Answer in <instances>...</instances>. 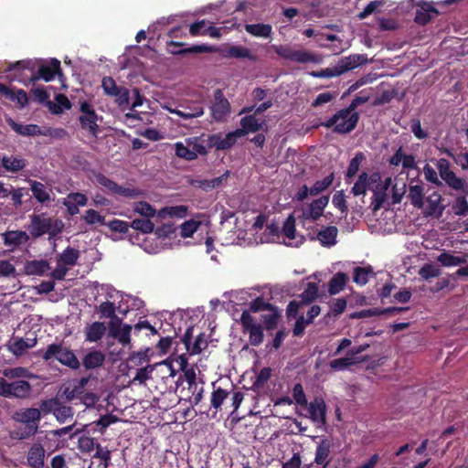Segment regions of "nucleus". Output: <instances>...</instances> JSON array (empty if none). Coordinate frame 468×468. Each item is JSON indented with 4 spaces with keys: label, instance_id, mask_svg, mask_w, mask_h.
<instances>
[{
    "label": "nucleus",
    "instance_id": "nucleus-41",
    "mask_svg": "<svg viewBox=\"0 0 468 468\" xmlns=\"http://www.w3.org/2000/svg\"><path fill=\"white\" fill-rule=\"evenodd\" d=\"M30 189L34 197L40 203L50 200V190H48L42 183L37 181H30Z\"/></svg>",
    "mask_w": 468,
    "mask_h": 468
},
{
    "label": "nucleus",
    "instance_id": "nucleus-9",
    "mask_svg": "<svg viewBox=\"0 0 468 468\" xmlns=\"http://www.w3.org/2000/svg\"><path fill=\"white\" fill-rule=\"evenodd\" d=\"M230 113V104L224 97L221 90H217L214 92V100L210 106V114L214 121L223 122Z\"/></svg>",
    "mask_w": 468,
    "mask_h": 468
},
{
    "label": "nucleus",
    "instance_id": "nucleus-49",
    "mask_svg": "<svg viewBox=\"0 0 468 468\" xmlns=\"http://www.w3.org/2000/svg\"><path fill=\"white\" fill-rule=\"evenodd\" d=\"M409 198L415 207H422L424 206L423 187L419 185L410 186L409 189Z\"/></svg>",
    "mask_w": 468,
    "mask_h": 468
},
{
    "label": "nucleus",
    "instance_id": "nucleus-42",
    "mask_svg": "<svg viewBox=\"0 0 468 468\" xmlns=\"http://www.w3.org/2000/svg\"><path fill=\"white\" fill-rule=\"evenodd\" d=\"M26 165V160L18 156H3L2 158V166L10 172H18Z\"/></svg>",
    "mask_w": 468,
    "mask_h": 468
},
{
    "label": "nucleus",
    "instance_id": "nucleus-62",
    "mask_svg": "<svg viewBox=\"0 0 468 468\" xmlns=\"http://www.w3.org/2000/svg\"><path fill=\"white\" fill-rule=\"evenodd\" d=\"M115 303L110 302V301H104L102 302L100 306L98 307V311L101 314V317L105 318H117L115 316Z\"/></svg>",
    "mask_w": 468,
    "mask_h": 468
},
{
    "label": "nucleus",
    "instance_id": "nucleus-17",
    "mask_svg": "<svg viewBox=\"0 0 468 468\" xmlns=\"http://www.w3.org/2000/svg\"><path fill=\"white\" fill-rule=\"evenodd\" d=\"M441 196L439 192L433 191L426 198H424V206L421 207L426 216L439 218L443 212L441 205Z\"/></svg>",
    "mask_w": 468,
    "mask_h": 468
},
{
    "label": "nucleus",
    "instance_id": "nucleus-15",
    "mask_svg": "<svg viewBox=\"0 0 468 468\" xmlns=\"http://www.w3.org/2000/svg\"><path fill=\"white\" fill-rule=\"evenodd\" d=\"M81 115L80 116V122L82 128L88 129L91 133H95L98 129L97 115L90 104L87 101L80 103Z\"/></svg>",
    "mask_w": 468,
    "mask_h": 468
},
{
    "label": "nucleus",
    "instance_id": "nucleus-14",
    "mask_svg": "<svg viewBox=\"0 0 468 468\" xmlns=\"http://www.w3.org/2000/svg\"><path fill=\"white\" fill-rule=\"evenodd\" d=\"M380 179V175L378 173H373L368 176L366 172H363L359 175L356 182L354 184L351 193L354 196H361L365 195L367 189L369 187L372 189V186L378 182Z\"/></svg>",
    "mask_w": 468,
    "mask_h": 468
},
{
    "label": "nucleus",
    "instance_id": "nucleus-18",
    "mask_svg": "<svg viewBox=\"0 0 468 468\" xmlns=\"http://www.w3.org/2000/svg\"><path fill=\"white\" fill-rule=\"evenodd\" d=\"M367 62V58L364 54H352L347 57L342 58L339 62L336 64L339 74L342 75L346 72H348L352 69H356L357 67L366 64Z\"/></svg>",
    "mask_w": 468,
    "mask_h": 468
},
{
    "label": "nucleus",
    "instance_id": "nucleus-44",
    "mask_svg": "<svg viewBox=\"0 0 468 468\" xmlns=\"http://www.w3.org/2000/svg\"><path fill=\"white\" fill-rule=\"evenodd\" d=\"M348 277L343 272H337L333 276L328 284V292L330 294L340 292L346 286Z\"/></svg>",
    "mask_w": 468,
    "mask_h": 468
},
{
    "label": "nucleus",
    "instance_id": "nucleus-59",
    "mask_svg": "<svg viewBox=\"0 0 468 468\" xmlns=\"http://www.w3.org/2000/svg\"><path fill=\"white\" fill-rule=\"evenodd\" d=\"M154 368H158L163 379L172 378L176 375V370L173 367L172 362L167 360L154 365Z\"/></svg>",
    "mask_w": 468,
    "mask_h": 468
},
{
    "label": "nucleus",
    "instance_id": "nucleus-51",
    "mask_svg": "<svg viewBox=\"0 0 468 468\" xmlns=\"http://www.w3.org/2000/svg\"><path fill=\"white\" fill-rule=\"evenodd\" d=\"M187 207L184 205L172 206L162 208L158 211V217L169 216L171 218H184L187 214Z\"/></svg>",
    "mask_w": 468,
    "mask_h": 468
},
{
    "label": "nucleus",
    "instance_id": "nucleus-47",
    "mask_svg": "<svg viewBox=\"0 0 468 468\" xmlns=\"http://www.w3.org/2000/svg\"><path fill=\"white\" fill-rule=\"evenodd\" d=\"M50 270L46 261H32L26 265V272L29 275H44Z\"/></svg>",
    "mask_w": 468,
    "mask_h": 468
},
{
    "label": "nucleus",
    "instance_id": "nucleus-23",
    "mask_svg": "<svg viewBox=\"0 0 468 468\" xmlns=\"http://www.w3.org/2000/svg\"><path fill=\"white\" fill-rule=\"evenodd\" d=\"M190 146H191L190 144L185 145L183 143L177 142L175 144L176 154L178 157H181V158H184L186 160H194L197 157L198 154H206L205 147L202 145L195 144V145H192V147H190Z\"/></svg>",
    "mask_w": 468,
    "mask_h": 468
},
{
    "label": "nucleus",
    "instance_id": "nucleus-12",
    "mask_svg": "<svg viewBox=\"0 0 468 468\" xmlns=\"http://www.w3.org/2000/svg\"><path fill=\"white\" fill-rule=\"evenodd\" d=\"M132 329V325L122 324L119 318L112 319L109 324L110 335L117 339V341L122 346L130 345Z\"/></svg>",
    "mask_w": 468,
    "mask_h": 468
},
{
    "label": "nucleus",
    "instance_id": "nucleus-7",
    "mask_svg": "<svg viewBox=\"0 0 468 468\" xmlns=\"http://www.w3.org/2000/svg\"><path fill=\"white\" fill-rule=\"evenodd\" d=\"M16 420L19 422L27 424V431L17 434L19 438H27L37 432L38 429L37 422L41 419V412L38 409L29 408L24 409L16 413Z\"/></svg>",
    "mask_w": 468,
    "mask_h": 468
},
{
    "label": "nucleus",
    "instance_id": "nucleus-27",
    "mask_svg": "<svg viewBox=\"0 0 468 468\" xmlns=\"http://www.w3.org/2000/svg\"><path fill=\"white\" fill-rule=\"evenodd\" d=\"M8 125L18 134L23 136L47 135L39 126L36 124H21L16 122L13 119H8Z\"/></svg>",
    "mask_w": 468,
    "mask_h": 468
},
{
    "label": "nucleus",
    "instance_id": "nucleus-34",
    "mask_svg": "<svg viewBox=\"0 0 468 468\" xmlns=\"http://www.w3.org/2000/svg\"><path fill=\"white\" fill-rule=\"evenodd\" d=\"M133 211L139 218H154L158 217V211L149 203L145 201H137L133 204Z\"/></svg>",
    "mask_w": 468,
    "mask_h": 468
},
{
    "label": "nucleus",
    "instance_id": "nucleus-36",
    "mask_svg": "<svg viewBox=\"0 0 468 468\" xmlns=\"http://www.w3.org/2000/svg\"><path fill=\"white\" fill-rule=\"evenodd\" d=\"M90 180L103 187L108 193L114 194L119 185L101 173H93Z\"/></svg>",
    "mask_w": 468,
    "mask_h": 468
},
{
    "label": "nucleus",
    "instance_id": "nucleus-46",
    "mask_svg": "<svg viewBox=\"0 0 468 468\" xmlns=\"http://www.w3.org/2000/svg\"><path fill=\"white\" fill-rule=\"evenodd\" d=\"M292 61L298 63H320L322 58L320 55L307 50H295L294 55H292Z\"/></svg>",
    "mask_w": 468,
    "mask_h": 468
},
{
    "label": "nucleus",
    "instance_id": "nucleus-11",
    "mask_svg": "<svg viewBox=\"0 0 468 468\" xmlns=\"http://www.w3.org/2000/svg\"><path fill=\"white\" fill-rule=\"evenodd\" d=\"M41 410L46 412H52L57 420L60 423L66 422L73 417V409L69 406L61 405L57 399H48L41 404Z\"/></svg>",
    "mask_w": 468,
    "mask_h": 468
},
{
    "label": "nucleus",
    "instance_id": "nucleus-58",
    "mask_svg": "<svg viewBox=\"0 0 468 468\" xmlns=\"http://www.w3.org/2000/svg\"><path fill=\"white\" fill-rule=\"evenodd\" d=\"M166 109L171 112V113H175L186 120H188V119H192V118H197V117H200L204 114V110L202 107H196L195 109H189L187 111H180V110H176V109H172V108H168L166 107Z\"/></svg>",
    "mask_w": 468,
    "mask_h": 468
},
{
    "label": "nucleus",
    "instance_id": "nucleus-63",
    "mask_svg": "<svg viewBox=\"0 0 468 468\" xmlns=\"http://www.w3.org/2000/svg\"><path fill=\"white\" fill-rule=\"evenodd\" d=\"M16 270L15 265L6 260H0V278L15 277Z\"/></svg>",
    "mask_w": 468,
    "mask_h": 468
},
{
    "label": "nucleus",
    "instance_id": "nucleus-35",
    "mask_svg": "<svg viewBox=\"0 0 468 468\" xmlns=\"http://www.w3.org/2000/svg\"><path fill=\"white\" fill-rule=\"evenodd\" d=\"M245 30L253 37L268 38L272 33V27L269 24H247Z\"/></svg>",
    "mask_w": 468,
    "mask_h": 468
},
{
    "label": "nucleus",
    "instance_id": "nucleus-43",
    "mask_svg": "<svg viewBox=\"0 0 468 468\" xmlns=\"http://www.w3.org/2000/svg\"><path fill=\"white\" fill-rule=\"evenodd\" d=\"M337 229L335 227H327L317 234V239L324 246H333L336 242Z\"/></svg>",
    "mask_w": 468,
    "mask_h": 468
},
{
    "label": "nucleus",
    "instance_id": "nucleus-2",
    "mask_svg": "<svg viewBox=\"0 0 468 468\" xmlns=\"http://www.w3.org/2000/svg\"><path fill=\"white\" fill-rule=\"evenodd\" d=\"M263 321L268 328H271L276 321V315H255L250 312H243L240 316V324L244 333L249 334V341L251 346H258L263 341Z\"/></svg>",
    "mask_w": 468,
    "mask_h": 468
},
{
    "label": "nucleus",
    "instance_id": "nucleus-64",
    "mask_svg": "<svg viewBox=\"0 0 468 468\" xmlns=\"http://www.w3.org/2000/svg\"><path fill=\"white\" fill-rule=\"evenodd\" d=\"M154 369V365H149L138 369L136 375L132 380V383L138 382L139 384H144V382L150 378V375Z\"/></svg>",
    "mask_w": 468,
    "mask_h": 468
},
{
    "label": "nucleus",
    "instance_id": "nucleus-13",
    "mask_svg": "<svg viewBox=\"0 0 468 468\" xmlns=\"http://www.w3.org/2000/svg\"><path fill=\"white\" fill-rule=\"evenodd\" d=\"M244 136V131L235 130L227 134H214L209 137V144L217 150H226L233 146L237 140Z\"/></svg>",
    "mask_w": 468,
    "mask_h": 468
},
{
    "label": "nucleus",
    "instance_id": "nucleus-5",
    "mask_svg": "<svg viewBox=\"0 0 468 468\" xmlns=\"http://www.w3.org/2000/svg\"><path fill=\"white\" fill-rule=\"evenodd\" d=\"M436 167L441 178L449 187L462 193H465L467 191L468 187L465 180L456 176V174L451 169V165L447 159H438L436 162Z\"/></svg>",
    "mask_w": 468,
    "mask_h": 468
},
{
    "label": "nucleus",
    "instance_id": "nucleus-57",
    "mask_svg": "<svg viewBox=\"0 0 468 468\" xmlns=\"http://www.w3.org/2000/svg\"><path fill=\"white\" fill-rule=\"evenodd\" d=\"M365 154L359 152L356 153V155L351 159L346 175L347 179L356 176L359 170L361 163L365 160Z\"/></svg>",
    "mask_w": 468,
    "mask_h": 468
},
{
    "label": "nucleus",
    "instance_id": "nucleus-30",
    "mask_svg": "<svg viewBox=\"0 0 468 468\" xmlns=\"http://www.w3.org/2000/svg\"><path fill=\"white\" fill-rule=\"evenodd\" d=\"M4 244L7 247H17L26 243L29 236L26 231L11 230L2 234Z\"/></svg>",
    "mask_w": 468,
    "mask_h": 468
},
{
    "label": "nucleus",
    "instance_id": "nucleus-28",
    "mask_svg": "<svg viewBox=\"0 0 468 468\" xmlns=\"http://www.w3.org/2000/svg\"><path fill=\"white\" fill-rule=\"evenodd\" d=\"M190 330L188 329L184 335V343L190 355L199 354L202 350L207 348V341L204 334H199L195 342L191 345Z\"/></svg>",
    "mask_w": 468,
    "mask_h": 468
},
{
    "label": "nucleus",
    "instance_id": "nucleus-3",
    "mask_svg": "<svg viewBox=\"0 0 468 468\" xmlns=\"http://www.w3.org/2000/svg\"><path fill=\"white\" fill-rule=\"evenodd\" d=\"M358 118L356 112L346 108L338 111L324 123V126L334 127V131L339 133H348L356 127Z\"/></svg>",
    "mask_w": 468,
    "mask_h": 468
},
{
    "label": "nucleus",
    "instance_id": "nucleus-20",
    "mask_svg": "<svg viewBox=\"0 0 468 468\" xmlns=\"http://www.w3.org/2000/svg\"><path fill=\"white\" fill-rule=\"evenodd\" d=\"M283 242L287 246H298L303 242V237L295 233V219L293 216H289L282 228Z\"/></svg>",
    "mask_w": 468,
    "mask_h": 468
},
{
    "label": "nucleus",
    "instance_id": "nucleus-8",
    "mask_svg": "<svg viewBox=\"0 0 468 468\" xmlns=\"http://www.w3.org/2000/svg\"><path fill=\"white\" fill-rule=\"evenodd\" d=\"M101 87L107 95L115 98L116 103L122 110L129 107V90L126 88L117 86L111 77L102 79Z\"/></svg>",
    "mask_w": 468,
    "mask_h": 468
},
{
    "label": "nucleus",
    "instance_id": "nucleus-37",
    "mask_svg": "<svg viewBox=\"0 0 468 468\" xmlns=\"http://www.w3.org/2000/svg\"><path fill=\"white\" fill-rule=\"evenodd\" d=\"M27 463L33 468H42L44 465V449L40 445L30 448L27 455Z\"/></svg>",
    "mask_w": 468,
    "mask_h": 468
},
{
    "label": "nucleus",
    "instance_id": "nucleus-19",
    "mask_svg": "<svg viewBox=\"0 0 468 468\" xmlns=\"http://www.w3.org/2000/svg\"><path fill=\"white\" fill-rule=\"evenodd\" d=\"M326 406L323 399L316 398L308 406L309 418L318 426L325 424Z\"/></svg>",
    "mask_w": 468,
    "mask_h": 468
},
{
    "label": "nucleus",
    "instance_id": "nucleus-1",
    "mask_svg": "<svg viewBox=\"0 0 468 468\" xmlns=\"http://www.w3.org/2000/svg\"><path fill=\"white\" fill-rule=\"evenodd\" d=\"M0 377V395L5 398L15 397L24 399L31 392L30 384L26 378H34V375L26 367H16L5 368Z\"/></svg>",
    "mask_w": 468,
    "mask_h": 468
},
{
    "label": "nucleus",
    "instance_id": "nucleus-26",
    "mask_svg": "<svg viewBox=\"0 0 468 468\" xmlns=\"http://www.w3.org/2000/svg\"><path fill=\"white\" fill-rule=\"evenodd\" d=\"M220 55L226 58H255L250 50L242 46H226L220 49Z\"/></svg>",
    "mask_w": 468,
    "mask_h": 468
},
{
    "label": "nucleus",
    "instance_id": "nucleus-48",
    "mask_svg": "<svg viewBox=\"0 0 468 468\" xmlns=\"http://www.w3.org/2000/svg\"><path fill=\"white\" fill-rule=\"evenodd\" d=\"M330 443L326 440H323L318 446L316 447L315 451V458L314 462L319 465H326L327 464V458L329 456L330 452Z\"/></svg>",
    "mask_w": 468,
    "mask_h": 468
},
{
    "label": "nucleus",
    "instance_id": "nucleus-6",
    "mask_svg": "<svg viewBox=\"0 0 468 468\" xmlns=\"http://www.w3.org/2000/svg\"><path fill=\"white\" fill-rule=\"evenodd\" d=\"M62 226L63 224L60 220L34 216L32 218L29 230L34 237H39L46 233L55 235L61 229Z\"/></svg>",
    "mask_w": 468,
    "mask_h": 468
},
{
    "label": "nucleus",
    "instance_id": "nucleus-50",
    "mask_svg": "<svg viewBox=\"0 0 468 468\" xmlns=\"http://www.w3.org/2000/svg\"><path fill=\"white\" fill-rule=\"evenodd\" d=\"M356 364V359L351 357V356L347 353L345 357L331 360L329 362V367L334 371H343Z\"/></svg>",
    "mask_w": 468,
    "mask_h": 468
},
{
    "label": "nucleus",
    "instance_id": "nucleus-53",
    "mask_svg": "<svg viewBox=\"0 0 468 468\" xmlns=\"http://www.w3.org/2000/svg\"><path fill=\"white\" fill-rule=\"evenodd\" d=\"M229 171H226L221 176L212 178V179H205L199 181V187L204 190H209L214 189L221 186L224 183L227 182V179L229 177Z\"/></svg>",
    "mask_w": 468,
    "mask_h": 468
},
{
    "label": "nucleus",
    "instance_id": "nucleus-29",
    "mask_svg": "<svg viewBox=\"0 0 468 468\" xmlns=\"http://www.w3.org/2000/svg\"><path fill=\"white\" fill-rule=\"evenodd\" d=\"M107 327L104 323L94 322L85 327V340L87 342H98L106 334Z\"/></svg>",
    "mask_w": 468,
    "mask_h": 468
},
{
    "label": "nucleus",
    "instance_id": "nucleus-60",
    "mask_svg": "<svg viewBox=\"0 0 468 468\" xmlns=\"http://www.w3.org/2000/svg\"><path fill=\"white\" fill-rule=\"evenodd\" d=\"M78 258V250L71 248H68L60 254L58 262L66 266H72L76 263Z\"/></svg>",
    "mask_w": 468,
    "mask_h": 468
},
{
    "label": "nucleus",
    "instance_id": "nucleus-16",
    "mask_svg": "<svg viewBox=\"0 0 468 468\" xmlns=\"http://www.w3.org/2000/svg\"><path fill=\"white\" fill-rule=\"evenodd\" d=\"M438 13L433 2L420 0L417 4L415 22L420 25H426L436 16Z\"/></svg>",
    "mask_w": 468,
    "mask_h": 468
},
{
    "label": "nucleus",
    "instance_id": "nucleus-24",
    "mask_svg": "<svg viewBox=\"0 0 468 468\" xmlns=\"http://www.w3.org/2000/svg\"><path fill=\"white\" fill-rule=\"evenodd\" d=\"M90 381L89 377H83L78 380L73 381V383L64 389V395L69 401H72L75 399H79V398L85 393L86 386Z\"/></svg>",
    "mask_w": 468,
    "mask_h": 468
},
{
    "label": "nucleus",
    "instance_id": "nucleus-4",
    "mask_svg": "<svg viewBox=\"0 0 468 468\" xmlns=\"http://www.w3.org/2000/svg\"><path fill=\"white\" fill-rule=\"evenodd\" d=\"M43 358L45 360L55 358L62 365H65L72 369H77L80 367V361L75 354L61 345H49L43 355Z\"/></svg>",
    "mask_w": 468,
    "mask_h": 468
},
{
    "label": "nucleus",
    "instance_id": "nucleus-56",
    "mask_svg": "<svg viewBox=\"0 0 468 468\" xmlns=\"http://www.w3.org/2000/svg\"><path fill=\"white\" fill-rule=\"evenodd\" d=\"M334 174L331 173L322 180L316 181L312 187H310V195L316 196L319 193L327 189L333 183Z\"/></svg>",
    "mask_w": 468,
    "mask_h": 468
},
{
    "label": "nucleus",
    "instance_id": "nucleus-32",
    "mask_svg": "<svg viewBox=\"0 0 468 468\" xmlns=\"http://www.w3.org/2000/svg\"><path fill=\"white\" fill-rule=\"evenodd\" d=\"M281 231L277 224L271 223L266 226L265 229L256 237L261 243L280 242Z\"/></svg>",
    "mask_w": 468,
    "mask_h": 468
},
{
    "label": "nucleus",
    "instance_id": "nucleus-39",
    "mask_svg": "<svg viewBox=\"0 0 468 468\" xmlns=\"http://www.w3.org/2000/svg\"><path fill=\"white\" fill-rule=\"evenodd\" d=\"M132 229L143 234L152 233L154 229V223L150 218H135L130 223Z\"/></svg>",
    "mask_w": 468,
    "mask_h": 468
},
{
    "label": "nucleus",
    "instance_id": "nucleus-54",
    "mask_svg": "<svg viewBox=\"0 0 468 468\" xmlns=\"http://www.w3.org/2000/svg\"><path fill=\"white\" fill-rule=\"evenodd\" d=\"M97 292L99 295H103L106 301L114 303L122 297L121 292L109 284L99 285L97 287Z\"/></svg>",
    "mask_w": 468,
    "mask_h": 468
},
{
    "label": "nucleus",
    "instance_id": "nucleus-55",
    "mask_svg": "<svg viewBox=\"0 0 468 468\" xmlns=\"http://www.w3.org/2000/svg\"><path fill=\"white\" fill-rule=\"evenodd\" d=\"M240 125L242 128L239 130L244 131V135L248 133H255L261 128V122H260L256 117L250 115L241 119Z\"/></svg>",
    "mask_w": 468,
    "mask_h": 468
},
{
    "label": "nucleus",
    "instance_id": "nucleus-38",
    "mask_svg": "<svg viewBox=\"0 0 468 468\" xmlns=\"http://www.w3.org/2000/svg\"><path fill=\"white\" fill-rule=\"evenodd\" d=\"M49 111L54 114H59L65 110L71 108L69 100L63 94H57L54 101L48 102Z\"/></svg>",
    "mask_w": 468,
    "mask_h": 468
},
{
    "label": "nucleus",
    "instance_id": "nucleus-40",
    "mask_svg": "<svg viewBox=\"0 0 468 468\" xmlns=\"http://www.w3.org/2000/svg\"><path fill=\"white\" fill-rule=\"evenodd\" d=\"M105 360V356L101 351H91L83 358V366L87 369H93L101 367Z\"/></svg>",
    "mask_w": 468,
    "mask_h": 468
},
{
    "label": "nucleus",
    "instance_id": "nucleus-61",
    "mask_svg": "<svg viewBox=\"0 0 468 468\" xmlns=\"http://www.w3.org/2000/svg\"><path fill=\"white\" fill-rule=\"evenodd\" d=\"M83 219L89 225H105V218L94 209H88L83 216Z\"/></svg>",
    "mask_w": 468,
    "mask_h": 468
},
{
    "label": "nucleus",
    "instance_id": "nucleus-52",
    "mask_svg": "<svg viewBox=\"0 0 468 468\" xmlns=\"http://www.w3.org/2000/svg\"><path fill=\"white\" fill-rule=\"evenodd\" d=\"M437 261L444 267H452L465 263L466 258L454 256L449 252H443L438 256Z\"/></svg>",
    "mask_w": 468,
    "mask_h": 468
},
{
    "label": "nucleus",
    "instance_id": "nucleus-10",
    "mask_svg": "<svg viewBox=\"0 0 468 468\" xmlns=\"http://www.w3.org/2000/svg\"><path fill=\"white\" fill-rule=\"evenodd\" d=\"M392 183L393 179L391 177H387L384 181H381L380 178L379 181L372 186L373 197L370 206L374 211L379 209L387 200L390 194Z\"/></svg>",
    "mask_w": 468,
    "mask_h": 468
},
{
    "label": "nucleus",
    "instance_id": "nucleus-33",
    "mask_svg": "<svg viewBox=\"0 0 468 468\" xmlns=\"http://www.w3.org/2000/svg\"><path fill=\"white\" fill-rule=\"evenodd\" d=\"M37 343L36 339H23L17 338L7 345L8 350L16 356L24 354V352L33 347Z\"/></svg>",
    "mask_w": 468,
    "mask_h": 468
},
{
    "label": "nucleus",
    "instance_id": "nucleus-21",
    "mask_svg": "<svg viewBox=\"0 0 468 468\" xmlns=\"http://www.w3.org/2000/svg\"><path fill=\"white\" fill-rule=\"evenodd\" d=\"M88 198L82 193H69L62 201V204L67 207L69 215L74 216L79 213V207L87 205Z\"/></svg>",
    "mask_w": 468,
    "mask_h": 468
},
{
    "label": "nucleus",
    "instance_id": "nucleus-22",
    "mask_svg": "<svg viewBox=\"0 0 468 468\" xmlns=\"http://www.w3.org/2000/svg\"><path fill=\"white\" fill-rule=\"evenodd\" d=\"M60 73V61L57 58H52L48 65H41L37 70V75L33 80L42 79L45 81H51L55 79L57 74Z\"/></svg>",
    "mask_w": 468,
    "mask_h": 468
},
{
    "label": "nucleus",
    "instance_id": "nucleus-25",
    "mask_svg": "<svg viewBox=\"0 0 468 468\" xmlns=\"http://www.w3.org/2000/svg\"><path fill=\"white\" fill-rule=\"evenodd\" d=\"M329 202L328 197H321L313 201L309 207L303 210V215L306 219L315 220L320 218L324 212V207Z\"/></svg>",
    "mask_w": 468,
    "mask_h": 468
},
{
    "label": "nucleus",
    "instance_id": "nucleus-31",
    "mask_svg": "<svg viewBox=\"0 0 468 468\" xmlns=\"http://www.w3.org/2000/svg\"><path fill=\"white\" fill-rule=\"evenodd\" d=\"M205 217L203 215L197 216L196 218L185 221L180 226V234L183 238L192 237L195 232L200 229L204 224Z\"/></svg>",
    "mask_w": 468,
    "mask_h": 468
},
{
    "label": "nucleus",
    "instance_id": "nucleus-45",
    "mask_svg": "<svg viewBox=\"0 0 468 468\" xmlns=\"http://www.w3.org/2000/svg\"><path fill=\"white\" fill-rule=\"evenodd\" d=\"M187 382H188V389L192 393L190 399H191L192 403L197 405L202 399V394L204 391L203 384L202 383L199 384L196 381L195 375H193V376L187 375Z\"/></svg>",
    "mask_w": 468,
    "mask_h": 468
}]
</instances>
